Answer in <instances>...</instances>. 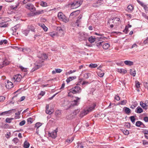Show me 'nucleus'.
Segmentation results:
<instances>
[{"mask_svg": "<svg viewBox=\"0 0 148 148\" xmlns=\"http://www.w3.org/2000/svg\"><path fill=\"white\" fill-rule=\"evenodd\" d=\"M8 41L6 40H1L0 41V45H2L3 43L4 44H6L7 43Z\"/></svg>", "mask_w": 148, "mask_h": 148, "instance_id": "45", "label": "nucleus"}, {"mask_svg": "<svg viewBox=\"0 0 148 148\" xmlns=\"http://www.w3.org/2000/svg\"><path fill=\"white\" fill-rule=\"evenodd\" d=\"M144 85L146 88H148V82H145L144 83Z\"/></svg>", "mask_w": 148, "mask_h": 148, "instance_id": "64", "label": "nucleus"}, {"mask_svg": "<svg viewBox=\"0 0 148 148\" xmlns=\"http://www.w3.org/2000/svg\"><path fill=\"white\" fill-rule=\"evenodd\" d=\"M128 29L127 26L125 27L124 30L123 31V32H125V34H127L128 32Z\"/></svg>", "mask_w": 148, "mask_h": 148, "instance_id": "63", "label": "nucleus"}, {"mask_svg": "<svg viewBox=\"0 0 148 148\" xmlns=\"http://www.w3.org/2000/svg\"><path fill=\"white\" fill-rule=\"evenodd\" d=\"M27 121L29 124H31L33 122L32 119L31 118H29L27 119Z\"/></svg>", "mask_w": 148, "mask_h": 148, "instance_id": "55", "label": "nucleus"}, {"mask_svg": "<svg viewBox=\"0 0 148 148\" xmlns=\"http://www.w3.org/2000/svg\"><path fill=\"white\" fill-rule=\"evenodd\" d=\"M29 30L28 29L22 31L23 33L25 36H27L29 32Z\"/></svg>", "mask_w": 148, "mask_h": 148, "instance_id": "36", "label": "nucleus"}, {"mask_svg": "<svg viewBox=\"0 0 148 148\" xmlns=\"http://www.w3.org/2000/svg\"><path fill=\"white\" fill-rule=\"evenodd\" d=\"M95 40V37L91 36L88 38V41L91 43H92L94 42Z\"/></svg>", "mask_w": 148, "mask_h": 148, "instance_id": "25", "label": "nucleus"}, {"mask_svg": "<svg viewBox=\"0 0 148 148\" xmlns=\"http://www.w3.org/2000/svg\"><path fill=\"white\" fill-rule=\"evenodd\" d=\"M53 112V110L52 109H51L50 110H46V113L48 114H52Z\"/></svg>", "mask_w": 148, "mask_h": 148, "instance_id": "34", "label": "nucleus"}, {"mask_svg": "<svg viewBox=\"0 0 148 148\" xmlns=\"http://www.w3.org/2000/svg\"><path fill=\"white\" fill-rule=\"evenodd\" d=\"M40 5L43 7H46L47 6V3L44 1H42L40 2Z\"/></svg>", "mask_w": 148, "mask_h": 148, "instance_id": "47", "label": "nucleus"}, {"mask_svg": "<svg viewBox=\"0 0 148 148\" xmlns=\"http://www.w3.org/2000/svg\"><path fill=\"white\" fill-rule=\"evenodd\" d=\"M142 6L143 7L144 9H146V8H147V7L146 5L144 4L141 1H140L138 3Z\"/></svg>", "mask_w": 148, "mask_h": 148, "instance_id": "43", "label": "nucleus"}, {"mask_svg": "<svg viewBox=\"0 0 148 148\" xmlns=\"http://www.w3.org/2000/svg\"><path fill=\"white\" fill-rule=\"evenodd\" d=\"M98 65L96 64L91 63L89 66V67L91 68H95L97 67Z\"/></svg>", "mask_w": 148, "mask_h": 148, "instance_id": "31", "label": "nucleus"}, {"mask_svg": "<svg viewBox=\"0 0 148 148\" xmlns=\"http://www.w3.org/2000/svg\"><path fill=\"white\" fill-rule=\"evenodd\" d=\"M135 83L136 87L137 88H139L140 87V82L138 81H135Z\"/></svg>", "mask_w": 148, "mask_h": 148, "instance_id": "50", "label": "nucleus"}, {"mask_svg": "<svg viewBox=\"0 0 148 148\" xmlns=\"http://www.w3.org/2000/svg\"><path fill=\"white\" fill-rule=\"evenodd\" d=\"M125 125L129 128L130 127V124L129 123H125Z\"/></svg>", "mask_w": 148, "mask_h": 148, "instance_id": "61", "label": "nucleus"}, {"mask_svg": "<svg viewBox=\"0 0 148 148\" xmlns=\"http://www.w3.org/2000/svg\"><path fill=\"white\" fill-rule=\"evenodd\" d=\"M40 58L43 60L47 59L48 58V57L46 54L43 53Z\"/></svg>", "mask_w": 148, "mask_h": 148, "instance_id": "35", "label": "nucleus"}, {"mask_svg": "<svg viewBox=\"0 0 148 148\" xmlns=\"http://www.w3.org/2000/svg\"><path fill=\"white\" fill-rule=\"evenodd\" d=\"M8 26V24H6L5 23L2 22L0 23V27H5Z\"/></svg>", "mask_w": 148, "mask_h": 148, "instance_id": "29", "label": "nucleus"}, {"mask_svg": "<svg viewBox=\"0 0 148 148\" xmlns=\"http://www.w3.org/2000/svg\"><path fill=\"white\" fill-rule=\"evenodd\" d=\"M5 84H6L5 86L7 88L9 89L13 87V83L8 80L5 81Z\"/></svg>", "mask_w": 148, "mask_h": 148, "instance_id": "8", "label": "nucleus"}, {"mask_svg": "<svg viewBox=\"0 0 148 148\" xmlns=\"http://www.w3.org/2000/svg\"><path fill=\"white\" fill-rule=\"evenodd\" d=\"M110 46V44L108 43H106L105 44L103 43V48L105 49H107Z\"/></svg>", "mask_w": 148, "mask_h": 148, "instance_id": "21", "label": "nucleus"}, {"mask_svg": "<svg viewBox=\"0 0 148 148\" xmlns=\"http://www.w3.org/2000/svg\"><path fill=\"white\" fill-rule=\"evenodd\" d=\"M11 119L10 118H7L5 120V121L6 123H10L11 122Z\"/></svg>", "mask_w": 148, "mask_h": 148, "instance_id": "62", "label": "nucleus"}, {"mask_svg": "<svg viewBox=\"0 0 148 148\" xmlns=\"http://www.w3.org/2000/svg\"><path fill=\"white\" fill-rule=\"evenodd\" d=\"M48 135L49 136L53 138H55L57 136V132L54 131L51 133L49 132Z\"/></svg>", "mask_w": 148, "mask_h": 148, "instance_id": "9", "label": "nucleus"}, {"mask_svg": "<svg viewBox=\"0 0 148 148\" xmlns=\"http://www.w3.org/2000/svg\"><path fill=\"white\" fill-rule=\"evenodd\" d=\"M14 110L16 111L15 109H12L7 111H5L1 112V115H6L8 114H10L12 112V111Z\"/></svg>", "mask_w": 148, "mask_h": 148, "instance_id": "11", "label": "nucleus"}, {"mask_svg": "<svg viewBox=\"0 0 148 148\" xmlns=\"http://www.w3.org/2000/svg\"><path fill=\"white\" fill-rule=\"evenodd\" d=\"M79 38L81 39L82 40H85L86 39L85 35L83 33H82L80 34Z\"/></svg>", "mask_w": 148, "mask_h": 148, "instance_id": "28", "label": "nucleus"}, {"mask_svg": "<svg viewBox=\"0 0 148 148\" xmlns=\"http://www.w3.org/2000/svg\"><path fill=\"white\" fill-rule=\"evenodd\" d=\"M134 9L133 7L131 5H129L127 7V11L130 12L132 11Z\"/></svg>", "mask_w": 148, "mask_h": 148, "instance_id": "19", "label": "nucleus"}, {"mask_svg": "<svg viewBox=\"0 0 148 148\" xmlns=\"http://www.w3.org/2000/svg\"><path fill=\"white\" fill-rule=\"evenodd\" d=\"M41 66L40 65H36L34 68H33L32 69L31 71L32 72H34V71H35L36 70H37V69H38Z\"/></svg>", "mask_w": 148, "mask_h": 148, "instance_id": "37", "label": "nucleus"}, {"mask_svg": "<svg viewBox=\"0 0 148 148\" xmlns=\"http://www.w3.org/2000/svg\"><path fill=\"white\" fill-rule=\"evenodd\" d=\"M42 125L41 123L38 122L36 123L35 125V127H37V129H38V128Z\"/></svg>", "mask_w": 148, "mask_h": 148, "instance_id": "51", "label": "nucleus"}, {"mask_svg": "<svg viewBox=\"0 0 148 148\" xmlns=\"http://www.w3.org/2000/svg\"><path fill=\"white\" fill-rule=\"evenodd\" d=\"M12 141L14 143L16 144L18 142L19 140L17 138H15L13 139Z\"/></svg>", "mask_w": 148, "mask_h": 148, "instance_id": "52", "label": "nucleus"}, {"mask_svg": "<svg viewBox=\"0 0 148 148\" xmlns=\"http://www.w3.org/2000/svg\"><path fill=\"white\" fill-rule=\"evenodd\" d=\"M74 138L72 137L71 138L68 139L66 140V141L68 143H70L73 140Z\"/></svg>", "mask_w": 148, "mask_h": 148, "instance_id": "44", "label": "nucleus"}, {"mask_svg": "<svg viewBox=\"0 0 148 148\" xmlns=\"http://www.w3.org/2000/svg\"><path fill=\"white\" fill-rule=\"evenodd\" d=\"M82 91L81 88L79 86H75L71 89L69 90V92L68 93V96L71 97H72V94H79Z\"/></svg>", "mask_w": 148, "mask_h": 148, "instance_id": "1", "label": "nucleus"}, {"mask_svg": "<svg viewBox=\"0 0 148 148\" xmlns=\"http://www.w3.org/2000/svg\"><path fill=\"white\" fill-rule=\"evenodd\" d=\"M75 99L71 101L70 107L77 106L79 104L80 98L78 97H75Z\"/></svg>", "mask_w": 148, "mask_h": 148, "instance_id": "4", "label": "nucleus"}, {"mask_svg": "<svg viewBox=\"0 0 148 148\" xmlns=\"http://www.w3.org/2000/svg\"><path fill=\"white\" fill-rule=\"evenodd\" d=\"M9 64V62L7 60H5L3 62L2 65H0V68H2L4 66H6Z\"/></svg>", "mask_w": 148, "mask_h": 148, "instance_id": "13", "label": "nucleus"}, {"mask_svg": "<svg viewBox=\"0 0 148 148\" xmlns=\"http://www.w3.org/2000/svg\"><path fill=\"white\" fill-rule=\"evenodd\" d=\"M142 124V122L140 121H138L136 122L135 125L138 127H140Z\"/></svg>", "mask_w": 148, "mask_h": 148, "instance_id": "39", "label": "nucleus"}, {"mask_svg": "<svg viewBox=\"0 0 148 148\" xmlns=\"http://www.w3.org/2000/svg\"><path fill=\"white\" fill-rule=\"evenodd\" d=\"M30 144L26 140L25 141L24 143V147L25 148H28Z\"/></svg>", "mask_w": 148, "mask_h": 148, "instance_id": "30", "label": "nucleus"}, {"mask_svg": "<svg viewBox=\"0 0 148 148\" xmlns=\"http://www.w3.org/2000/svg\"><path fill=\"white\" fill-rule=\"evenodd\" d=\"M82 2L80 1H74L73 3H72L70 4L72 6L77 8L80 6L82 4Z\"/></svg>", "mask_w": 148, "mask_h": 148, "instance_id": "5", "label": "nucleus"}, {"mask_svg": "<svg viewBox=\"0 0 148 148\" xmlns=\"http://www.w3.org/2000/svg\"><path fill=\"white\" fill-rule=\"evenodd\" d=\"M108 23L109 24H113L114 23L113 22V19H109L108 21Z\"/></svg>", "mask_w": 148, "mask_h": 148, "instance_id": "54", "label": "nucleus"}, {"mask_svg": "<svg viewBox=\"0 0 148 148\" xmlns=\"http://www.w3.org/2000/svg\"><path fill=\"white\" fill-rule=\"evenodd\" d=\"M57 30L58 32V33L59 34L58 35L60 36H62L64 34V31L62 29V28L60 27H57L56 29Z\"/></svg>", "mask_w": 148, "mask_h": 148, "instance_id": "10", "label": "nucleus"}, {"mask_svg": "<svg viewBox=\"0 0 148 148\" xmlns=\"http://www.w3.org/2000/svg\"><path fill=\"white\" fill-rule=\"evenodd\" d=\"M84 147L83 145L81 143H78L77 148H83Z\"/></svg>", "mask_w": 148, "mask_h": 148, "instance_id": "56", "label": "nucleus"}, {"mask_svg": "<svg viewBox=\"0 0 148 148\" xmlns=\"http://www.w3.org/2000/svg\"><path fill=\"white\" fill-rule=\"evenodd\" d=\"M130 73L131 75H132L133 76H135L136 74V72L135 70L134 69H130Z\"/></svg>", "mask_w": 148, "mask_h": 148, "instance_id": "26", "label": "nucleus"}, {"mask_svg": "<svg viewBox=\"0 0 148 148\" xmlns=\"http://www.w3.org/2000/svg\"><path fill=\"white\" fill-rule=\"evenodd\" d=\"M104 74L103 71L102 70H100L97 72V75L100 77H102Z\"/></svg>", "mask_w": 148, "mask_h": 148, "instance_id": "24", "label": "nucleus"}, {"mask_svg": "<svg viewBox=\"0 0 148 148\" xmlns=\"http://www.w3.org/2000/svg\"><path fill=\"white\" fill-rule=\"evenodd\" d=\"M5 98L3 96H0V102L3 101L5 100Z\"/></svg>", "mask_w": 148, "mask_h": 148, "instance_id": "59", "label": "nucleus"}, {"mask_svg": "<svg viewBox=\"0 0 148 148\" xmlns=\"http://www.w3.org/2000/svg\"><path fill=\"white\" fill-rule=\"evenodd\" d=\"M96 104L94 103L92 106H90L88 108L83 110L81 112L79 116L81 118L83 117L84 116L87 114L89 112L93 110Z\"/></svg>", "mask_w": 148, "mask_h": 148, "instance_id": "2", "label": "nucleus"}, {"mask_svg": "<svg viewBox=\"0 0 148 148\" xmlns=\"http://www.w3.org/2000/svg\"><path fill=\"white\" fill-rule=\"evenodd\" d=\"M124 63L126 65L131 66L133 64V63L132 62L126 60L124 61Z\"/></svg>", "mask_w": 148, "mask_h": 148, "instance_id": "20", "label": "nucleus"}, {"mask_svg": "<svg viewBox=\"0 0 148 148\" xmlns=\"http://www.w3.org/2000/svg\"><path fill=\"white\" fill-rule=\"evenodd\" d=\"M20 26V25L19 24H18L15 25L14 26V29H13V30L14 32H16V30L18 28H19Z\"/></svg>", "mask_w": 148, "mask_h": 148, "instance_id": "42", "label": "nucleus"}, {"mask_svg": "<svg viewBox=\"0 0 148 148\" xmlns=\"http://www.w3.org/2000/svg\"><path fill=\"white\" fill-rule=\"evenodd\" d=\"M25 8L29 10L32 12H34L36 10V8L32 3H27L25 5Z\"/></svg>", "mask_w": 148, "mask_h": 148, "instance_id": "7", "label": "nucleus"}, {"mask_svg": "<svg viewBox=\"0 0 148 148\" xmlns=\"http://www.w3.org/2000/svg\"><path fill=\"white\" fill-rule=\"evenodd\" d=\"M104 43V42L103 41L98 42L96 44V46L98 48H100L102 46H103V44Z\"/></svg>", "mask_w": 148, "mask_h": 148, "instance_id": "32", "label": "nucleus"}, {"mask_svg": "<svg viewBox=\"0 0 148 148\" xmlns=\"http://www.w3.org/2000/svg\"><path fill=\"white\" fill-rule=\"evenodd\" d=\"M137 105V103H135L134 104L132 105L130 107V108L132 109H134L135 108Z\"/></svg>", "mask_w": 148, "mask_h": 148, "instance_id": "58", "label": "nucleus"}, {"mask_svg": "<svg viewBox=\"0 0 148 148\" xmlns=\"http://www.w3.org/2000/svg\"><path fill=\"white\" fill-rule=\"evenodd\" d=\"M140 105L145 110H147V105L145 104V103H144L142 101H141L140 102Z\"/></svg>", "mask_w": 148, "mask_h": 148, "instance_id": "22", "label": "nucleus"}, {"mask_svg": "<svg viewBox=\"0 0 148 148\" xmlns=\"http://www.w3.org/2000/svg\"><path fill=\"white\" fill-rule=\"evenodd\" d=\"M90 75V73H87L84 74L83 77L85 79H87Z\"/></svg>", "mask_w": 148, "mask_h": 148, "instance_id": "38", "label": "nucleus"}, {"mask_svg": "<svg viewBox=\"0 0 148 148\" xmlns=\"http://www.w3.org/2000/svg\"><path fill=\"white\" fill-rule=\"evenodd\" d=\"M79 111L80 110L78 109L74 111V112H73V114L75 116V115L79 113Z\"/></svg>", "mask_w": 148, "mask_h": 148, "instance_id": "48", "label": "nucleus"}, {"mask_svg": "<svg viewBox=\"0 0 148 148\" xmlns=\"http://www.w3.org/2000/svg\"><path fill=\"white\" fill-rule=\"evenodd\" d=\"M113 22H114V24L115 25L116 24H119L120 23V19L118 18H113Z\"/></svg>", "mask_w": 148, "mask_h": 148, "instance_id": "14", "label": "nucleus"}, {"mask_svg": "<svg viewBox=\"0 0 148 148\" xmlns=\"http://www.w3.org/2000/svg\"><path fill=\"white\" fill-rule=\"evenodd\" d=\"M82 15L81 14L80 15L78 18V19L77 20L76 23L77 24V25L78 26H79V25L81 23V19L82 18Z\"/></svg>", "mask_w": 148, "mask_h": 148, "instance_id": "17", "label": "nucleus"}, {"mask_svg": "<svg viewBox=\"0 0 148 148\" xmlns=\"http://www.w3.org/2000/svg\"><path fill=\"white\" fill-rule=\"evenodd\" d=\"M25 123V120H23L21 121L20 123H19V125L20 126H23L24 125Z\"/></svg>", "mask_w": 148, "mask_h": 148, "instance_id": "57", "label": "nucleus"}, {"mask_svg": "<svg viewBox=\"0 0 148 148\" xmlns=\"http://www.w3.org/2000/svg\"><path fill=\"white\" fill-rule=\"evenodd\" d=\"M123 110H124L125 113L127 114H129L131 113L130 109L127 107H124L123 108Z\"/></svg>", "mask_w": 148, "mask_h": 148, "instance_id": "15", "label": "nucleus"}, {"mask_svg": "<svg viewBox=\"0 0 148 148\" xmlns=\"http://www.w3.org/2000/svg\"><path fill=\"white\" fill-rule=\"evenodd\" d=\"M44 12V11L43 10H38L36 11V12H34V14L32 13V15L31 16H33V15H37L43 13Z\"/></svg>", "mask_w": 148, "mask_h": 148, "instance_id": "16", "label": "nucleus"}, {"mask_svg": "<svg viewBox=\"0 0 148 148\" xmlns=\"http://www.w3.org/2000/svg\"><path fill=\"white\" fill-rule=\"evenodd\" d=\"M49 35L52 37H54L55 36L58 35L57 33L56 32H51L49 33Z\"/></svg>", "mask_w": 148, "mask_h": 148, "instance_id": "33", "label": "nucleus"}, {"mask_svg": "<svg viewBox=\"0 0 148 148\" xmlns=\"http://www.w3.org/2000/svg\"><path fill=\"white\" fill-rule=\"evenodd\" d=\"M58 16L59 19L64 22L67 23L69 21V19L61 12L58 13Z\"/></svg>", "mask_w": 148, "mask_h": 148, "instance_id": "3", "label": "nucleus"}, {"mask_svg": "<svg viewBox=\"0 0 148 148\" xmlns=\"http://www.w3.org/2000/svg\"><path fill=\"white\" fill-rule=\"evenodd\" d=\"M80 13V11L79 10H77L76 11H74L72 12L70 14V16H74L75 17L78 14H79Z\"/></svg>", "mask_w": 148, "mask_h": 148, "instance_id": "12", "label": "nucleus"}, {"mask_svg": "<svg viewBox=\"0 0 148 148\" xmlns=\"http://www.w3.org/2000/svg\"><path fill=\"white\" fill-rule=\"evenodd\" d=\"M22 78V76L20 74H18L14 75L12 79V81H14V82H19L21 81V79Z\"/></svg>", "mask_w": 148, "mask_h": 148, "instance_id": "6", "label": "nucleus"}, {"mask_svg": "<svg viewBox=\"0 0 148 148\" xmlns=\"http://www.w3.org/2000/svg\"><path fill=\"white\" fill-rule=\"evenodd\" d=\"M75 116L73 115L70 114L68 116L66 117L67 119H71L73 118Z\"/></svg>", "mask_w": 148, "mask_h": 148, "instance_id": "53", "label": "nucleus"}, {"mask_svg": "<svg viewBox=\"0 0 148 148\" xmlns=\"http://www.w3.org/2000/svg\"><path fill=\"white\" fill-rule=\"evenodd\" d=\"M76 78V77L75 76L70 77L67 79L66 82L67 83H68L70 82L73 80V79H75Z\"/></svg>", "mask_w": 148, "mask_h": 148, "instance_id": "23", "label": "nucleus"}, {"mask_svg": "<svg viewBox=\"0 0 148 148\" xmlns=\"http://www.w3.org/2000/svg\"><path fill=\"white\" fill-rule=\"evenodd\" d=\"M143 112V109L140 107H138L135 110V112L138 113H140Z\"/></svg>", "mask_w": 148, "mask_h": 148, "instance_id": "18", "label": "nucleus"}, {"mask_svg": "<svg viewBox=\"0 0 148 148\" xmlns=\"http://www.w3.org/2000/svg\"><path fill=\"white\" fill-rule=\"evenodd\" d=\"M39 25L46 32L47 31L48 28L44 24H40Z\"/></svg>", "mask_w": 148, "mask_h": 148, "instance_id": "27", "label": "nucleus"}, {"mask_svg": "<svg viewBox=\"0 0 148 148\" xmlns=\"http://www.w3.org/2000/svg\"><path fill=\"white\" fill-rule=\"evenodd\" d=\"M143 145H148V142L145 140H143Z\"/></svg>", "mask_w": 148, "mask_h": 148, "instance_id": "60", "label": "nucleus"}, {"mask_svg": "<svg viewBox=\"0 0 148 148\" xmlns=\"http://www.w3.org/2000/svg\"><path fill=\"white\" fill-rule=\"evenodd\" d=\"M28 29L29 30H30L32 32H35V30L34 27L32 25H30L29 26H28Z\"/></svg>", "mask_w": 148, "mask_h": 148, "instance_id": "41", "label": "nucleus"}, {"mask_svg": "<svg viewBox=\"0 0 148 148\" xmlns=\"http://www.w3.org/2000/svg\"><path fill=\"white\" fill-rule=\"evenodd\" d=\"M21 112V111H18L17 113H15V115H16L15 116L14 118L15 119H16L19 118V116Z\"/></svg>", "mask_w": 148, "mask_h": 148, "instance_id": "40", "label": "nucleus"}, {"mask_svg": "<svg viewBox=\"0 0 148 148\" xmlns=\"http://www.w3.org/2000/svg\"><path fill=\"white\" fill-rule=\"evenodd\" d=\"M122 131L123 134L125 135H128L129 134V132L128 130H122Z\"/></svg>", "mask_w": 148, "mask_h": 148, "instance_id": "49", "label": "nucleus"}, {"mask_svg": "<svg viewBox=\"0 0 148 148\" xmlns=\"http://www.w3.org/2000/svg\"><path fill=\"white\" fill-rule=\"evenodd\" d=\"M130 119L132 123H134L135 121V118L134 116H132L130 117Z\"/></svg>", "mask_w": 148, "mask_h": 148, "instance_id": "46", "label": "nucleus"}]
</instances>
